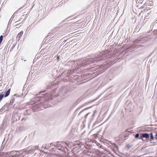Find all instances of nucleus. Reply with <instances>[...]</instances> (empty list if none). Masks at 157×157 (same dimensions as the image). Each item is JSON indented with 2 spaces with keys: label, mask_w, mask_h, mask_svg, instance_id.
I'll return each mask as SVG.
<instances>
[{
  "label": "nucleus",
  "mask_w": 157,
  "mask_h": 157,
  "mask_svg": "<svg viewBox=\"0 0 157 157\" xmlns=\"http://www.w3.org/2000/svg\"><path fill=\"white\" fill-rule=\"evenodd\" d=\"M33 150H29L28 151H26V153H27V155H28L29 153H31L32 152Z\"/></svg>",
  "instance_id": "obj_12"
},
{
  "label": "nucleus",
  "mask_w": 157,
  "mask_h": 157,
  "mask_svg": "<svg viewBox=\"0 0 157 157\" xmlns=\"http://www.w3.org/2000/svg\"><path fill=\"white\" fill-rule=\"evenodd\" d=\"M97 110H95V111H94V114H95L97 113Z\"/></svg>",
  "instance_id": "obj_17"
},
{
  "label": "nucleus",
  "mask_w": 157,
  "mask_h": 157,
  "mask_svg": "<svg viewBox=\"0 0 157 157\" xmlns=\"http://www.w3.org/2000/svg\"><path fill=\"white\" fill-rule=\"evenodd\" d=\"M150 136H151V139H153L154 138L153 135L152 133H151L150 134Z\"/></svg>",
  "instance_id": "obj_14"
},
{
  "label": "nucleus",
  "mask_w": 157,
  "mask_h": 157,
  "mask_svg": "<svg viewBox=\"0 0 157 157\" xmlns=\"http://www.w3.org/2000/svg\"><path fill=\"white\" fill-rule=\"evenodd\" d=\"M90 113H87L85 115V118H86L87 117V116L88 115V114H89Z\"/></svg>",
  "instance_id": "obj_15"
},
{
  "label": "nucleus",
  "mask_w": 157,
  "mask_h": 157,
  "mask_svg": "<svg viewBox=\"0 0 157 157\" xmlns=\"http://www.w3.org/2000/svg\"><path fill=\"white\" fill-rule=\"evenodd\" d=\"M155 138L156 139H157V138L156 137H155Z\"/></svg>",
  "instance_id": "obj_25"
},
{
  "label": "nucleus",
  "mask_w": 157,
  "mask_h": 157,
  "mask_svg": "<svg viewBox=\"0 0 157 157\" xmlns=\"http://www.w3.org/2000/svg\"><path fill=\"white\" fill-rule=\"evenodd\" d=\"M98 74H100V73L99 72Z\"/></svg>",
  "instance_id": "obj_26"
},
{
  "label": "nucleus",
  "mask_w": 157,
  "mask_h": 157,
  "mask_svg": "<svg viewBox=\"0 0 157 157\" xmlns=\"http://www.w3.org/2000/svg\"><path fill=\"white\" fill-rule=\"evenodd\" d=\"M56 144H54L53 143H51L50 144V147H52V146H53L56 147Z\"/></svg>",
  "instance_id": "obj_13"
},
{
  "label": "nucleus",
  "mask_w": 157,
  "mask_h": 157,
  "mask_svg": "<svg viewBox=\"0 0 157 157\" xmlns=\"http://www.w3.org/2000/svg\"><path fill=\"white\" fill-rule=\"evenodd\" d=\"M3 39V36L2 35H1L0 36V43L1 44L2 42Z\"/></svg>",
  "instance_id": "obj_11"
},
{
  "label": "nucleus",
  "mask_w": 157,
  "mask_h": 157,
  "mask_svg": "<svg viewBox=\"0 0 157 157\" xmlns=\"http://www.w3.org/2000/svg\"><path fill=\"white\" fill-rule=\"evenodd\" d=\"M96 144L98 146V143L97 142V143H96Z\"/></svg>",
  "instance_id": "obj_21"
},
{
  "label": "nucleus",
  "mask_w": 157,
  "mask_h": 157,
  "mask_svg": "<svg viewBox=\"0 0 157 157\" xmlns=\"http://www.w3.org/2000/svg\"><path fill=\"white\" fill-rule=\"evenodd\" d=\"M69 145L67 143L63 142H58L56 144V147L62 151H69L67 148V147Z\"/></svg>",
  "instance_id": "obj_3"
},
{
  "label": "nucleus",
  "mask_w": 157,
  "mask_h": 157,
  "mask_svg": "<svg viewBox=\"0 0 157 157\" xmlns=\"http://www.w3.org/2000/svg\"><path fill=\"white\" fill-rule=\"evenodd\" d=\"M10 89H9L6 92L4 95L5 97H6L10 94Z\"/></svg>",
  "instance_id": "obj_7"
},
{
  "label": "nucleus",
  "mask_w": 157,
  "mask_h": 157,
  "mask_svg": "<svg viewBox=\"0 0 157 157\" xmlns=\"http://www.w3.org/2000/svg\"><path fill=\"white\" fill-rule=\"evenodd\" d=\"M139 134L137 133V134H136V136H135V137L136 138H137L139 137Z\"/></svg>",
  "instance_id": "obj_16"
},
{
  "label": "nucleus",
  "mask_w": 157,
  "mask_h": 157,
  "mask_svg": "<svg viewBox=\"0 0 157 157\" xmlns=\"http://www.w3.org/2000/svg\"><path fill=\"white\" fill-rule=\"evenodd\" d=\"M100 68H101V67H99L98 69H100Z\"/></svg>",
  "instance_id": "obj_23"
},
{
  "label": "nucleus",
  "mask_w": 157,
  "mask_h": 157,
  "mask_svg": "<svg viewBox=\"0 0 157 157\" xmlns=\"http://www.w3.org/2000/svg\"><path fill=\"white\" fill-rule=\"evenodd\" d=\"M17 151H12L10 152H7L6 154L7 155H10V154H13L15 152H17Z\"/></svg>",
  "instance_id": "obj_9"
},
{
  "label": "nucleus",
  "mask_w": 157,
  "mask_h": 157,
  "mask_svg": "<svg viewBox=\"0 0 157 157\" xmlns=\"http://www.w3.org/2000/svg\"><path fill=\"white\" fill-rule=\"evenodd\" d=\"M85 110H82L79 113V114H78V115H80L82 114H83V115H84L85 114H86V113H85Z\"/></svg>",
  "instance_id": "obj_10"
},
{
  "label": "nucleus",
  "mask_w": 157,
  "mask_h": 157,
  "mask_svg": "<svg viewBox=\"0 0 157 157\" xmlns=\"http://www.w3.org/2000/svg\"><path fill=\"white\" fill-rule=\"evenodd\" d=\"M36 147H38V146H37L36 147Z\"/></svg>",
  "instance_id": "obj_22"
},
{
  "label": "nucleus",
  "mask_w": 157,
  "mask_h": 157,
  "mask_svg": "<svg viewBox=\"0 0 157 157\" xmlns=\"http://www.w3.org/2000/svg\"><path fill=\"white\" fill-rule=\"evenodd\" d=\"M22 151H17V152H18V154H19V155H17V154L16 155H11V157H20L21 155L22 154L24 153V152L25 151H23L22 153H21Z\"/></svg>",
  "instance_id": "obj_4"
},
{
  "label": "nucleus",
  "mask_w": 157,
  "mask_h": 157,
  "mask_svg": "<svg viewBox=\"0 0 157 157\" xmlns=\"http://www.w3.org/2000/svg\"><path fill=\"white\" fill-rule=\"evenodd\" d=\"M22 151H21V153H22L23 151H25L24 152V153L22 154L21 155L20 157H26V156L27 155V153L26 152V150H25L24 149H23V150H21Z\"/></svg>",
  "instance_id": "obj_6"
},
{
  "label": "nucleus",
  "mask_w": 157,
  "mask_h": 157,
  "mask_svg": "<svg viewBox=\"0 0 157 157\" xmlns=\"http://www.w3.org/2000/svg\"><path fill=\"white\" fill-rule=\"evenodd\" d=\"M60 95V94H57V95L56 97H58L59 95Z\"/></svg>",
  "instance_id": "obj_19"
},
{
  "label": "nucleus",
  "mask_w": 157,
  "mask_h": 157,
  "mask_svg": "<svg viewBox=\"0 0 157 157\" xmlns=\"http://www.w3.org/2000/svg\"><path fill=\"white\" fill-rule=\"evenodd\" d=\"M156 136H157V133L156 134Z\"/></svg>",
  "instance_id": "obj_24"
},
{
  "label": "nucleus",
  "mask_w": 157,
  "mask_h": 157,
  "mask_svg": "<svg viewBox=\"0 0 157 157\" xmlns=\"http://www.w3.org/2000/svg\"><path fill=\"white\" fill-rule=\"evenodd\" d=\"M80 109H79V108L77 109V110H76V112L78 111Z\"/></svg>",
  "instance_id": "obj_18"
},
{
  "label": "nucleus",
  "mask_w": 157,
  "mask_h": 157,
  "mask_svg": "<svg viewBox=\"0 0 157 157\" xmlns=\"http://www.w3.org/2000/svg\"><path fill=\"white\" fill-rule=\"evenodd\" d=\"M45 92V91L40 92V94L36 95V97L32 99V101H34L35 103H36L33 107V109L34 111L38 110L41 107L46 108L47 107L45 105V103L47 102L49 100L52 99L54 96H56L54 92L49 94L46 93L41 94V93Z\"/></svg>",
  "instance_id": "obj_1"
},
{
  "label": "nucleus",
  "mask_w": 157,
  "mask_h": 157,
  "mask_svg": "<svg viewBox=\"0 0 157 157\" xmlns=\"http://www.w3.org/2000/svg\"><path fill=\"white\" fill-rule=\"evenodd\" d=\"M98 60V57L90 58L89 59L87 58V59H83L82 61V64L81 66V67H83L86 66L88 64H93L95 62L97 63Z\"/></svg>",
  "instance_id": "obj_2"
},
{
  "label": "nucleus",
  "mask_w": 157,
  "mask_h": 157,
  "mask_svg": "<svg viewBox=\"0 0 157 157\" xmlns=\"http://www.w3.org/2000/svg\"><path fill=\"white\" fill-rule=\"evenodd\" d=\"M24 32L23 31H21L20 33H19L17 35V39H18V40H19L21 38V37L22 35L23 34Z\"/></svg>",
  "instance_id": "obj_5"
},
{
  "label": "nucleus",
  "mask_w": 157,
  "mask_h": 157,
  "mask_svg": "<svg viewBox=\"0 0 157 157\" xmlns=\"http://www.w3.org/2000/svg\"><path fill=\"white\" fill-rule=\"evenodd\" d=\"M142 136L143 138H149V135L147 133L142 134Z\"/></svg>",
  "instance_id": "obj_8"
},
{
  "label": "nucleus",
  "mask_w": 157,
  "mask_h": 157,
  "mask_svg": "<svg viewBox=\"0 0 157 157\" xmlns=\"http://www.w3.org/2000/svg\"><path fill=\"white\" fill-rule=\"evenodd\" d=\"M59 58V56H58L57 57V59H58Z\"/></svg>",
  "instance_id": "obj_20"
}]
</instances>
